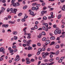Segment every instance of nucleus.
<instances>
[{"instance_id": "f257e3e1", "label": "nucleus", "mask_w": 65, "mask_h": 65, "mask_svg": "<svg viewBox=\"0 0 65 65\" xmlns=\"http://www.w3.org/2000/svg\"><path fill=\"white\" fill-rule=\"evenodd\" d=\"M31 41L32 40H29L28 41L26 42L25 43L26 44H23L22 45L23 46H24V47H25V46H26V45H27L28 46H29L30 45L29 44H31V43L30 42H31Z\"/></svg>"}, {"instance_id": "f03ea898", "label": "nucleus", "mask_w": 65, "mask_h": 65, "mask_svg": "<svg viewBox=\"0 0 65 65\" xmlns=\"http://www.w3.org/2000/svg\"><path fill=\"white\" fill-rule=\"evenodd\" d=\"M50 53H48V52H42V57L44 59H45V58H46V56H48L49 55Z\"/></svg>"}, {"instance_id": "7ed1b4c3", "label": "nucleus", "mask_w": 65, "mask_h": 65, "mask_svg": "<svg viewBox=\"0 0 65 65\" xmlns=\"http://www.w3.org/2000/svg\"><path fill=\"white\" fill-rule=\"evenodd\" d=\"M20 59V56H19V55H17L16 58L15 59V61H19V60Z\"/></svg>"}, {"instance_id": "20e7f679", "label": "nucleus", "mask_w": 65, "mask_h": 65, "mask_svg": "<svg viewBox=\"0 0 65 65\" xmlns=\"http://www.w3.org/2000/svg\"><path fill=\"white\" fill-rule=\"evenodd\" d=\"M17 11V9L14 8L13 9V11L12 12L14 13V14H16Z\"/></svg>"}, {"instance_id": "39448f33", "label": "nucleus", "mask_w": 65, "mask_h": 65, "mask_svg": "<svg viewBox=\"0 0 65 65\" xmlns=\"http://www.w3.org/2000/svg\"><path fill=\"white\" fill-rule=\"evenodd\" d=\"M47 11H42L41 12V13L42 14V15H43L44 13H46Z\"/></svg>"}, {"instance_id": "423d86ee", "label": "nucleus", "mask_w": 65, "mask_h": 65, "mask_svg": "<svg viewBox=\"0 0 65 65\" xmlns=\"http://www.w3.org/2000/svg\"><path fill=\"white\" fill-rule=\"evenodd\" d=\"M46 43H45V45H47L48 44H49L50 43V41L49 40H47L46 41Z\"/></svg>"}, {"instance_id": "0eeeda50", "label": "nucleus", "mask_w": 65, "mask_h": 65, "mask_svg": "<svg viewBox=\"0 0 65 65\" xmlns=\"http://www.w3.org/2000/svg\"><path fill=\"white\" fill-rule=\"evenodd\" d=\"M4 51H5V49L4 48L1 47L0 48V52H2Z\"/></svg>"}, {"instance_id": "6e6552de", "label": "nucleus", "mask_w": 65, "mask_h": 65, "mask_svg": "<svg viewBox=\"0 0 65 65\" xmlns=\"http://www.w3.org/2000/svg\"><path fill=\"white\" fill-rule=\"evenodd\" d=\"M30 13L31 15H32V16H35V14H34V12L32 11Z\"/></svg>"}, {"instance_id": "1a4fd4ad", "label": "nucleus", "mask_w": 65, "mask_h": 65, "mask_svg": "<svg viewBox=\"0 0 65 65\" xmlns=\"http://www.w3.org/2000/svg\"><path fill=\"white\" fill-rule=\"evenodd\" d=\"M4 27H5V28H7L8 27V25L7 24H3L2 25Z\"/></svg>"}, {"instance_id": "9d476101", "label": "nucleus", "mask_w": 65, "mask_h": 65, "mask_svg": "<svg viewBox=\"0 0 65 65\" xmlns=\"http://www.w3.org/2000/svg\"><path fill=\"white\" fill-rule=\"evenodd\" d=\"M55 39V37L54 36H52L50 38V39L51 40H54Z\"/></svg>"}, {"instance_id": "9b49d317", "label": "nucleus", "mask_w": 65, "mask_h": 65, "mask_svg": "<svg viewBox=\"0 0 65 65\" xmlns=\"http://www.w3.org/2000/svg\"><path fill=\"white\" fill-rule=\"evenodd\" d=\"M46 40V38L45 37H43L42 39V40L43 41H45Z\"/></svg>"}, {"instance_id": "f8f14e48", "label": "nucleus", "mask_w": 65, "mask_h": 65, "mask_svg": "<svg viewBox=\"0 0 65 65\" xmlns=\"http://www.w3.org/2000/svg\"><path fill=\"white\" fill-rule=\"evenodd\" d=\"M43 61L44 62H48L49 60L48 59H44L43 60Z\"/></svg>"}, {"instance_id": "ddd939ff", "label": "nucleus", "mask_w": 65, "mask_h": 65, "mask_svg": "<svg viewBox=\"0 0 65 65\" xmlns=\"http://www.w3.org/2000/svg\"><path fill=\"white\" fill-rule=\"evenodd\" d=\"M12 34L14 35H17V32L16 31H13V32Z\"/></svg>"}, {"instance_id": "4468645a", "label": "nucleus", "mask_w": 65, "mask_h": 65, "mask_svg": "<svg viewBox=\"0 0 65 65\" xmlns=\"http://www.w3.org/2000/svg\"><path fill=\"white\" fill-rule=\"evenodd\" d=\"M58 31L57 30H55L54 31V34H55V35H57V34H58Z\"/></svg>"}, {"instance_id": "2eb2a0df", "label": "nucleus", "mask_w": 65, "mask_h": 65, "mask_svg": "<svg viewBox=\"0 0 65 65\" xmlns=\"http://www.w3.org/2000/svg\"><path fill=\"white\" fill-rule=\"evenodd\" d=\"M12 48L14 49H15L16 48H17V46L15 45H13L12 46Z\"/></svg>"}, {"instance_id": "dca6fc26", "label": "nucleus", "mask_w": 65, "mask_h": 65, "mask_svg": "<svg viewBox=\"0 0 65 65\" xmlns=\"http://www.w3.org/2000/svg\"><path fill=\"white\" fill-rule=\"evenodd\" d=\"M32 50V48L31 47L29 46L28 47V50Z\"/></svg>"}, {"instance_id": "f3484780", "label": "nucleus", "mask_w": 65, "mask_h": 65, "mask_svg": "<svg viewBox=\"0 0 65 65\" xmlns=\"http://www.w3.org/2000/svg\"><path fill=\"white\" fill-rule=\"evenodd\" d=\"M43 20H47V17H44L43 18Z\"/></svg>"}, {"instance_id": "a211bd4d", "label": "nucleus", "mask_w": 65, "mask_h": 65, "mask_svg": "<svg viewBox=\"0 0 65 65\" xmlns=\"http://www.w3.org/2000/svg\"><path fill=\"white\" fill-rule=\"evenodd\" d=\"M0 2H3V3H5L6 1H5V0H3V1H2V0H0Z\"/></svg>"}, {"instance_id": "6ab92c4d", "label": "nucleus", "mask_w": 65, "mask_h": 65, "mask_svg": "<svg viewBox=\"0 0 65 65\" xmlns=\"http://www.w3.org/2000/svg\"><path fill=\"white\" fill-rule=\"evenodd\" d=\"M38 9H39V7H38L37 6L35 8V10L36 11H37V10H38Z\"/></svg>"}, {"instance_id": "aec40b11", "label": "nucleus", "mask_w": 65, "mask_h": 65, "mask_svg": "<svg viewBox=\"0 0 65 65\" xmlns=\"http://www.w3.org/2000/svg\"><path fill=\"white\" fill-rule=\"evenodd\" d=\"M31 63L30 61V60L29 61H27L26 62V63L27 64H29Z\"/></svg>"}, {"instance_id": "412c9836", "label": "nucleus", "mask_w": 65, "mask_h": 65, "mask_svg": "<svg viewBox=\"0 0 65 65\" xmlns=\"http://www.w3.org/2000/svg\"><path fill=\"white\" fill-rule=\"evenodd\" d=\"M59 51H57V52H56V53L55 54V55L56 56L58 55V54H59Z\"/></svg>"}, {"instance_id": "4be33fe9", "label": "nucleus", "mask_w": 65, "mask_h": 65, "mask_svg": "<svg viewBox=\"0 0 65 65\" xmlns=\"http://www.w3.org/2000/svg\"><path fill=\"white\" fill-rule=\"evenodd\" d=\"M12 5L13 6H14L15 7L16 6V5H16V3H12Z\"/></svg>"}, {"instance_id": "5701e85b", "label": "nucleus", "mask_w": 65, "mask_h": 65, "mask_svg": "<svg viewBox=\"0 0 65 65\" xmlns=\"http://www.w3.org/2000/svg\"><path fill=\"white\" fill-rule=\"evenodd\" d=\"M42 35H46V34L44 32V31H43L42 32Z\"/></svg>"}, {"instance_id": "b1692460", "label": "nucleus", "mask_w": 65, "mask_h": 65, "mask_svg": "<svg viewBox=\"0 0 65 65\" xmlns=\"http://www.w3.org/2000/svg\"><path fill=\"white\" fill-rule=\"evenodd\" d=\"M17 39H18V37L16 36H15L14 37V40H17Z\"/></svg>"}, {"instance_id": "393cba45", "label": "nucleus", "mask_w": 65, "mask_h": 65, "mask_svg": "<svg viewBox=\"0 0 65 65\" xmlns=\"http://www.w3.org/2000/svg\"><path fill=\"white\" fill-rule=\"evenodd\" d=\"M27 6L25 5L24 6V7L23 8V9H26V8H27Z\"/></svg>"}, {"instance_id": "a878e982", "label": "nucleus", "mask_w": 65, "mask_h": 65, "mask_svg": "<svg viewBox=\"0 0 65 65\" xmlns=\"http://www.w3.org/2000/svg\"><path fill=\"white\" fill-rule=\"evenodd\" d=\"M53 60H54V59H53V58H52L51 59H50L49 60V61L50 62H53Z\"/></svg>"}, {"instance_id": "bb28decb", "label": "nucleus", "mask_w": 65, "mask_h": 65, "mask_svg": "<svg viewBox=\"0 0 65 65\" xmlns=\"http://www.w3.org/2000/svg\"><path fill=\"white\" fill-rule=\"evenodd\" d=\"M4 20H5V21H6V20H8V18H7V17H5V18L4 19Z\"/></svg>"}, {"instance_id": "cd10ccee", "label": "nucleus", "mask_w": 65, "mask_h": 65, "mask_svg": "<svg viewBox=\"0 0 65 65\" xmlns=\"http://www.w3.org/2000/svg\"><path fill=\"white\" fill-rule=\"evenodd\" d=\"M16 3L17 6H20V3H19L17 2Z\"/></svg>"}, {"instance_id": "c85d7f7f", "label": "nucleus", "mask_w": 65, "mask_h": 65, "mask_svg": "<svg viewBox=\"0 0 65 65\" xmlns=\"http://www.w3.org/2000/svg\"><path fill=\"white\" fill-rule=\"evenodd\" d=\"M35 7H32L31 8V9L32 10H35Z\"/></svg>"}, {"instance_id": "c756f323", "label": "nucleus", "mask_w": 65, "mask_h": 65, "mask_svg": "<svg viewBox=\"0 0 65 65\" xmlns=\"http://www.w3.org/2000/svg\"><path fill=\"white\" fill-rule=\"evenodd\" d=\"M61 9L63 11H65V7H62Z\"/></svg>"}, {"instance_id": "7c9ffc66", "label": "nucleus", "mask_w": 65, "mask_h": 65, "mask_svg": "<svg viewBox=\"0 0 65 65\" xmlns=\"http://www.w3.org/2000/svg\"><path fill=\"white\" fill-rule=\"evenodd\" d=\"M45 50V48L43 47L42 48V51H44Z\"/></svg>"}, {"instance_id": "2f4dec72", "label": "nucleus", "mask_w": 65, "mask_h": 65, "mask_svg": "<svg viewBox=\"0 0 65 65\" xmlns=\"http://www.w3.org/2000/svg\"><path fill=\"white\" fill-rule=\"evenodd\" d=\"M42 51L41 50V48H39L38 50V51L39 52H41Z\"/></svg>"}, {"instance_id": "473e14b6", "label": "nucleus", "mask_w": 65, "mask_h": 65, "mask_svg": "<svg viewBox=\"0 0 65 65\" xmlns=\"http://www.w3.org/2000/svg\"><path fill=\"white\" fill-rule=\"evenodd\" d=\"M42 28L43 30H45V26H43L42 27Z\"/></svg>"}, {"instance_id": "72a5a7b5", "label": "nucleus", "mask_w": 65, "mask_h": 65, "mask_svg": "<svg viewBox=\"0 0 65 65\" xmlns=\"http://www.w3.org/2000/svg\"><path fill=\"white\" fill-rule=\"evenodd\" d=\"M55 47L56 48H59L60 47L59 46V45H57Z\"/></svg>"}, {"instance_id": "f704fd0d", "label": "nucleus", "mask_w": 65, "mask_h": 65, "mask_svg": "<svg viewBox=\"0 0 65 65\" xmlns=\"http://www.w3.org/2000/svg\"><path fill=\"white\" fill-rule=\"evenodd\" d=\"M61 18V15H59L58 16V19H60Z\"/></svg>"}, {"instance_id": "c9c22d12", "label": "nucleus", "mask_w": 65, "mask_h": 65, "mask_svg": "<svg viewBox=\"0 0 65 65\" xmlns=\"http://www.w3.org/2000/svg\"><path fill=\"white\" fill-rule=\"evenodd\" d=\"M53 64H54V62H51V63H49L48 65H53Z\"/></svg>"}, {"instance_id": "e433bc0d", "label": "nucleus", "mask_w": 65, "mask_h": 65, "mask_svg": "<svg viewBox=\"0 0 65 65\" xmlns=\"http://www.w3.org/2000/svg\"><path fill=\"white\" fill-rule=\"evenodd\" d=\"M55 43V42H53L51 43V44L50 45H53V44H54Z\"/></svg>"}, {"instance_id": "4c0bfd02", "label": "nucleus", "mask_w": 65, "mask_h": 65, "mask_svg": "<svg viewBox=\"0 0 65 65\" xmlns=\"http://www.w3.org/2000/svg\"><path fill=\"white\" fill-rule=\"evenodd\" d=\"M37 45H38L39 46H41V44L39 43H37Z\"/></svg>"}, {"instance_id": "58836bf2", "label": "nucleus", "mask_w": 65, "mask_h": 65, "mask_svg": "<svg viewBox=\"0 0 65 65\" xmlns=\"http://www.w3.org/2000/svg\"><path fill=\"white\" fill-rule=\"evenodd\" d=\"M13 52V50L12 49L10 51V52L11 53H12Z\"/></svg>"}, {"instance_id": "ea45409f", "label": "nucleus", "mask_w": 65, "mask_h": 65, "mask_svg": "<svg viewBox=\"0 0 65 65\" xmlns=\"http://www.w3.org/2000/svg\"><path fill=\"white\" fill-rule=\"evenodd\" d=\"M28 57L29 58V57H31L32 56V54H28Z\"/></svg>"}, {"instance_id": "a19ab883", "label": "nucleus", "mask_w": 65, "mask_h": 65, "mask_svg": "<svg viewBox=\"0 0 65 65\" xmlns=\"http://www.w3.org/2000/svg\"><path fill=\"white\" fill-rule=\"evenodd\" d=\"M22 22H25L26 21V20L24 19L23 18L22 20Z\"/></svg>"}, {"instance_id": "79ce46f5", "label": "nucleus", "mask_w": 65, "mask_h": 65, "mask_svg": "<svg viewBox=\"0 0 65 65\" xmlns=\"http://www.w3.org/2000/svg\"><path fill=\"white\" fill-rule=\"evenodd\" d=\"M34 27L35 29H37V25H35L34 26Z\"/></svg>"}, {"instance_id": "37998d69", "label": "nucleus", "mask_w": 65, "mask_h": 65, "mask_svg": "<svg viewBox=\"0 0 65 65\" xmlns=\"http://www.w3.org/2000/svg\"><path fill=\"white\" fill-rule=\"evenodd\" d=\"M15 1V0H12L11 1V2L12 3H13Z\"/></svg>"}, {"instance_id": "c03bdc74", "label": "nucleus", "mask_w": 65, "mask_h": 65, "mask_svg": "<svg viewBox=\"0 0 65 65\" xmlns=\"http://www.w3.org/2000/svg\"><path fill=\"white\" fill-rule=\"evenodd\" d=\"M50 58H52L53 57V55L52 54H51L50 56Z\"/></svg>"}, {"instance_id": "a18cd8bd", "label": "nucleus", "mask_w": 65, "mask_h": 65, "mask_svg": "<svg viewBox=\"0 0 65 65\" xmlns=\"http://www.w3.org/2000/svg\"><path fill=\"white\" fill-rule=\"evenodd\" d=\"M32 46H33V47H36V44H32Z\"/></svg>"}, {"instance_id": "49530a36", "label": "nucleus", "mask_w": 65, "mask_h": 65, "mask_svg": "<svg viewBox=\"0 0 65 65\" xmlns=\"http://www.w3.org/2000/svg\"><path fill=\"white\" fill-rule=\"evenodd\" d=\"M26 61H30V59H29V58H26Z\"/></svg>"}, {"instance_id": "de8ad7c7", "label": "nucleus", "mask_w": 65, "mask_h": 65, "mask_svg": "<svg viewBox=\"0 0 65 65\" xmlns=\"http://www.w3.org/2000/svg\"><path fill=\"white\" fill-rule=\"evenodd\" d=\"M56 29V30L57 31H59V28L57 27Z\"/></svg>"}, {"instance_id": "09e8293b", "label": "nucleus", "mask_w": 65, "mask_h": 65, "mask_svg": "<svg viewBox=\"0 0 65 65\" xmlns=\"http://www.w3.org/2000/svg\"><path fill=\"white\" fill-rule=\"evenodd\" d=\"M58 33L59 34H61V30H59L58 31Z\"/></svg>"}, {"instance_id": "8fccbe9b", "label": "nucleus", "mask_w": 65, "mask_h": 65, "mask_svg": "<svg viewBox=\"0 0 65 65\" xmlns=\"http://www.w3.org/2000/svg\"><path fill=\"white\" fill-rule=\"evenodd\" d=\"M62 62V60L61 59H60L58 61V62L59 63H61Z\"/></svg>"}, {"instance_id": "3c124183", "label": "nucleus", "mask_w": 65, "mask_h": 65, "mask_svg": "<svg viewBox=\"0 0 65 65\" xmlns=\"http://www.w3.org/2000/svg\"><path fill=\"white\" fill-rule=\"evenodd\" d=\"M60 2L62 3H63L65 2V0H60Z\"/></svg>"}, {"instance_id": "603ef678", "label": "nucleus", "mask_w": 65, "mask_h": 65, "mask_svg": "<svg viewBox=\"0 0 65 65\" xmlns=\"http://www.w3.org/2000/svg\"><path fill=\"white\" fill-rule=\"evenodd\" d=\"M45 5V3H43L42 4V6H44Z\"/></svg>"}, {"instance_id": "864d4df0", "label": "nucleus", "mask_w": 65, "mask_h": 65, "mask_svg": "<svg viewBox=\"0 0 65 65\" xmlns=\"http://www.w3.org/2000/svg\"><path fill=\"white\" fill-rule=\"evenodd\" d=\"M22 13H20L18 15L19 17H20V16H21V15H22Z\"/></svg>"}, {"instance_id": "5fc2aeb1", "label": "nucleus", "mask_w": 65, "mask_h": 65, "mask_svg": "<svg viewBox=\"0 0 65 65\" xmlns=\"http://www.w3.org/2000/svg\"><path fill=\"white\" fill-rule=\"evenodd\" d=\"M17 51H18V50H17V49H15L14 51V52L16 53Z\"/></svg>"}, {"instance_id": "6e6d98bb", "label": "nucleus", "mask_w": 65, "mask_h": 65, "mask_svg": "<svg viewBox=\"0 0 65 65\" xmlns=\"http://www.w3.org/2000/svg\"><path fill=\"white\" fill-rule=\"evenodd\" d=\"M51 49L50 48H48L47 49V51H50L51 50Z\"/></svg>"}, {"instance_id": "4d7b16f0", "label": "nucleus", "mask_w": 65, "mask_h": 65, "mask_svg": "<svg viewBox=\"0 0 65 65\" xmlns=\"http://www.w3.org/2000/svg\"><path fill=\"white\" fill-rule=\"evenodd\" d=\"M30 61L31 62H34V59H32L30 60Z\"/></svg>"}, {"instance_id": "13d9d810", "label": "nucleus", "mask_w": 65, "mask_h": 65, "mask_svg": "<svg viewBox=\"0 0 65 65\" xmlns=\"http://www.w3.org/2000/svg\"><path fill=\"white\" fill-rule=\"evenodd\" d=\"M40 54V52H37V55H39Z\"/></svg>"}, {"instance_id": "bf43d9fd", "label": "nucleus", "mask_w": 65, "mask_h": 65, "mask_svg": "<svg viewBox=\"0 0 65 65\" xmlns=\"http://www.w3.org/2000/svg\"><path fill=\"white\" fill-rule=\"evenodd\" d=\"M8 32H11V30L10 29H9L7 30Z\"/></svg>"}, {"instance_id": "052dcab7", "label": "nucleus", "mask_w": 65, "mask_h": 65, "mask_svg": "<svg viewBox=\"0 0 65 65\" xmlns=\"http://www.w3.org/2000/svg\"><path fill=\"white\" fill-rule=\"evenodd\" d=\"M45 45V44H43V47H46V45Z\"/></svg>"}, {"instance_id": "680f3d73", "label": "nucleus", "mask_w": 65, "mask_h": 65, "mask_svg": "<svg viewBox=\"0 0 65 65\" xmlns=\"http://www.w3.org/2000/svg\"><path fill=\"white\" fill-rule=\"evenodd\" d=\"M31 34H30V33L28 34H27V35H28V36H31Z\"/></svg>"}, {"instance_id": "e2e57ef3", "label": "nucleus", "mask_w": 65, "mask_h": 65, "mask_svg": "<svg viewBox=\"0 0 65 65\" xmlns=\"http://www.w3.org/2000/svg\"><path fill=\"white\" fill-rule=\"evenodd\" d=\"M35 25H37L38 24V22L36 21L35 23Z\"/></svg>"}, {"instance_id": "0e129e2a", "label": "nucleus", "mask_w": 65, "mask_h": 65, "mask_svg": "<svg viewBox=\"0 0 65 65\" xmlns=\"http://www.w3.org/2000/svg\"><path fill=\"white\" fill-rule=\"evenodd\" d=\"M62 38H64L65 37V35H61Z\"/></svg>"}, {"instance_id": "69168bd1", "label": "nucleus", "mask_w": 65, "mask_h": 65, "mask_svg": "<svg viewBox=\"0 0 65 65\" xmlns=\"http://www.w3.org/2000/svg\"><path fill=\"white\" fill-rule=\"evenodd\" d=\"M45 26L46 27H48V24L47 23L45 24Z\"/></svg>"}, {"instance_id": "338daca9", "label": "nucleus", "mask_w": 65, "mask_h": 65, "mask_svg": "<svg viewBox=\"0 0 65 65\" xmlns=\"http://www.w3.org/2000/svg\"><path fill=\"white\" fill-rule=\"evenodd\" d=\"M54 17V15L53 14H51V18H53Z\"/></svg>"}, {"instance_id": "774afa93", "label": "nucleus", "mask_w": 65, "mask_h": 65, "mask_svg": "<svg viewBox=\"0 0 65 65\" xmlns=\"http://www.w3.org/2000/svg\"><path fill=\"white\" fill-rule=\"evenodd\" d=\"M2 32L3 33H4L5 32V30L4 29H2Z\"/></svg>"}]
</instances>
